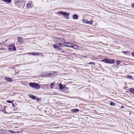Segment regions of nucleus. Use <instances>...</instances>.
<instances>
[{"instance_id": "1", "label": "nucleus", "mask_w": 134, "mask_h": 134, "mask_svg": "<svg viewBox=\"0 0 134 134\" xmlns=\"http://www.w3.org/2000/svg\"><path fill=\"white\" fill-rule=\"evenodd\" d=\"M30 86L36 89H39L40 88V86L38 83L30 82L29 83Z\"/></svg>"}, {"instance_id": "2", "label": "nucleus", "mask_w": 134, "mask_h": 134, "mask_svg": "<svg viewBox=\"0 0 134 134\" xmlns=\"http://www.w3.org/2000/svg\"><path fill=\"white\" fill-rule=\"evenodd\" d=\"M62 43H59L58 44H57L56 45V44H53V47L55 49H59L60 50H61V49L59 48V46H60V47H61L62 46Z\"/></svg>"}, {"instance_id": "3", "label": "nucleus", "mask_w": 134, "mask_h": 134, "mask_svg": "<svg viewBox=\"0 0 134 134\" xmlns=\"http://www.w3.org/2000/svg\"><path fill=\"white\" fill-rule=\"evenodd\" d=\"M13 44H10V45L8 46H9V50L10 51H15L16 48L15 47L13 46Z\"/></svg>"}, {"instance_id": "4", "label": "nucleus", "mask_w": 134, "mask_h": 134, "mask_svg": "<svg viewBox=\"0 0 134 134\" xmlns=\"http://www.w3.org/2000/svg\"><path fill=\"white\" fill-rule=\"evenodd\" d=\"M58 14H60L63 15L65 17H66L68 16L69 14V13H68L66 12H58Z\"/></svg>"}, {"instance_id": "5", "label": "nucleus", "mask_w": 134, "mask_h": 134, "mask_svg": "<svg viewBox=\"0 0 134 134\" xmlns=\"http://www.w3.org/2000/svg\"><path fill=\"white\" fill-rule=\"evenodd\" d=\"M29 97L31 98V99H35L37 101L39 100L40 99L37 98L36 97L33 96L31 94H29Z\"/></svg>"}, {"instance_id": "6", "label": "nucleus", "mask_w": 134, "mask_h": 134, "mask_svg": "<svg viewBox=\"0 0 134 134\" xmlns=\"http://www.w3.org/2000/svg\"><path fill=\"white\" fill-rule=\"evenodd\" d=\"M72 44L70 42H66L64 43V45L67 47L71 48V46H72Z\"/></svg>"}, {"instance_id": "7", "label": "nucleus", "mask_w": 134, "mask_h": 134, "mask_svg": "<svg viewBox=\"0 0 134 134\" xmlns=\"http://www.w3.org/2000/svg\"><path fill=\"white\" fill-rule=\"evenodd\" d=\"M57 72H56L52 71L51 73H50V74H51L50 75V77H55L57 75Z\"/></svg>"}, {"instance_id": "8", "label": "nucleus", "mask_w": 134, "mask_h": 134, "mask_svg": "<svg viewBox=\"0 0 134 134\" xmlns=\"http://www.w3.org/2000/svg\"><path fill=\"white\" fill-rule=\"evenodd\" d=\"M50 73H47L46 72L43 73L42 74V76L43 77H48L50 76Z\"/></svg>"}, {"instance_id": "9", "label": "nucleus", "mask_w": 134, "mask_h": 134, "mask_svg": "<svg viewBox=\"0 0 134 134\" xmlns=\"http://www.w3.org/2000/svg\"><path fill=\"white\" fill-rule=\"evenodd\" d=\"M59 88L60 89L62 90L65 87V86L64 85H63L61 83H59Z\"/></svg>"}, {"instance_id": "10", "label": "nucleus", "mask_w": 134, "mask_h": 134, "mask_svg": "<svg viewBox=\"0 0 134 134\" xmlns=\"http://www.w3.org/2000/svg\"><path fill=\"white\" fill-rule=\"evenodd\" d=\"M27 6L28 8H31L33 7V5L31 2H30L27 4Z\"/></svg>"}, {"instance_id": "11", "label": "nucleus", "mask_w": 134, "mask_h": 134, "mask_svg": "<svg viewBox=\"0 0 134 134\" xmlns=\"http://www.w3.org/2000/svg\"><path fill=\"white\" fill-rule=\"evenodd\" d=\"M71 48L75 49H78L79 48V47L77 45L73 44L72 45V46H71Z\"/></svg>"}, {"instance_id": "12", "label": "nucleus", "mask_w": 134, "mask_h": 134, "mask_svg": "<svg viewBox=\"0 0 134 134\" xmlns=\"http://www.w3.org/2000/svg\"><path fill=\"white\" fill-rule=\"evenodd\" d=\"M79 110L78 109H73L71 110V111L72 112L76 113L77 112H78Z\"/></svg>"}, {"instance_id": "13", "label": "nucleus", "mask_w": 134, "mask_h": 134, "mask_svg": "<svg viewBox=\"0 0 134 134\" xmlns=\"http://www.w3.org/2000/svg\"><path fill=\"white\" fill-rule=\"evenodd\" d=\"M5 80L9 82H11L12 81V79L9 77H6L5 78Z\"/></svg>"}, {"instance_id": "14", "label": "nucleus", "mask_w": 134, "mask_h": 134, "mask_svg": "<svg viewBox=\"0 0 134 134\" xmlns=\"http://www.w3.org/2000/svg\"><path fill=\"white\" fill-rule=\"evenodd\" d=\"M72 18L74 19H77L78 18V16L76 14H74L72 16Z\"/></svg>"}, {"instance_id": "15", "label": "nucleus", "mask_w": 134, "mask_h": 134, "mask_svg": "<svg viewBox=\"0 0 134 134\" xmlns=\"http://www.w3.org/2000/svg\"><path fill=\"white\" fill-rule=\"evenodd\" d=\"M5 132L6 131L5 130L0 129V134H3V133H5Z\"/></svg>"}, {"instance_id": "16", "label": "nucleus", "mask_w": 134, "mask_h": 134, "mask_svg": "<svg viewBox=\"0 0 134 134\" xmlns=\"http://www.w3.org/2000/svg\"><path fill=\"white\" fill-rule=\"evenodd\" d=\"M32 54V55H38L39 54V53H36V52H33V53H26V54Z\"/></svg>"}, {"instance_id": "17", "label": "nucleus", "mask_w": 134, "mask_h": 134, "mask_svg": "<svg viewBox=\"0 0 134 134\" xmlns=\"http://www.w3.org/2000/svg\"><path fill=\"white\" fill-rule=\"evenodd\" d=\"M129 92L132 93H134V89L132 88H130L129 90Z\"/></svg>"}, {"instance_id": "18", "label": "nucleus", "mask_w": 134, "mask_h": 134, "mask_svg": "<svg viewBox=\"0 0 134 134\" xmlns=\"http://www.w3.org/2000/svg\"><path fill=\"white\" fill-rule=\"evenodd\" d=\"M109 63L113 64L115 63L114 60L113 59H110Z\"/></svg>"}, {"instance_id": "19", "label": "nucleus", "mask_w": 134, "mask_h": 134, "mask_svg": "<svg viewBox=\"0 0 134 134\" xmlns=\"http://www.w3.org/2000/svg\"><path fill=\"white\" fill-rule=\"evenodd\" d=\"M93 23V21L92 20H91L89 21H88L86 22V23L89 24H91Z\"/></svg>"}, {"instance_id": "20", "label": "nucleus", "mask_w": 134, "mask_h": 134, "mask_svg": "<svg viewBox=\"0 0 134 134\" xmlns=\"http://www.w3.org/2000/svg\"><path fill=\"white\" fill-rule=\"evenodd\" d=\"M18 42H19V43H21L22 42V40L21 38H19L18 39Z\"/></svg>"}, {"instance_id": "21", "label": "nucleus", "mask_w": 134, "mask_h": 134, "mask_svg": "<svg viewBox=\"0 0 134 134\" xmlns=\"http://www.w3.org/2000/svg\"><path fill=\"white\" fill-rule=\"evenodd\" d=\"M3 1L5 2L10 3L12 1V0H2Z\"/></svg>"}, {"instance_id": "22", "label": "nucleus", "mask_w": 134, "mask_h": 134, "mask_svg": "<svg viewBox=\"0 0 134 134\" xmlns=\"http://www.w3.org/2000/svg\"><path fill=\"white\" fill-rule=\"evenodd\" d=\"M110 59H106L105 62L107 63H109Z\"/></svg>"}, {"instance_id": "23", "label": "nucleus", "mask_w": 134, "mask_h": 134, "mask_svg": "<svg viewBox=\"0 0 134 134\" xmlns=\"http://www.w3.org/2000/svg\"><path fill=\"white\" fill-rule=\"evenodd\" d=\"M55 82L53 83L50 85V87L51 88H53V86L54 85Z\"/></svg>"}, {"instance_id": "24", "label": "nucleus", "mask_w": 134, "mask_h": 134, "mask_svg": "<svg viewBox=\"0 0 134 134\" xmlns=\"http://www.w3.org/2000/svg\"><path fill=\"white\" fill-rule=\"evenodd\" d=\"M120 63V61L119 60H117L116 61V64L118 65H119Z\"/></svg>"}, {"instance_id": "25", "label": "nucleus", "mask_w": 134, "mask_h": 134, "mask_svg": "<svg viewBox=\"0 0 134 134\" xmlns=\"http://www.w3.org/2000/svg\"><path fill=\"white\" fill-rule=\"evenodd\" d=\"M127 77L128 78H129V79H132V77L131 76V75H128L127 76Z\"/></svg>"}, {"instance_id": "26", "label": "nucleus", "mask_w": 134, "mask_h": 134, "mask_svg": "<svg viewBox=\"0 0 134 134\" xmlns=\"http://www.w3.org/2000/svg\"><path fill=\"white\" fill-rule=\"evenodd\" d=\"M110 104L113 106H114L115 105V104L114 102H111L110 103Z\"/></svg>"}, {"instance_id": "27", "label": "nucleus", "mask_w": 134, "mask_h": 134, "mask_svg": "<svg viewBox=\"0 0 134 134\" xmlns=\"http://www.w3.org/2000/svg\"><path fill=\"white\" fill-rule=\"evenodd\" d=\"M13 101H12L10 100H8L7 101V102L8 103H12V102H13Z\"/></svg>"}, {"instance_id": "28", "label": "nucleus", "mask_w": 134, "mask_h": 134, "mask_svg": "<svg viewBox=\"0 0 134 134\" xmlns=\"http://www.w3.org/2000/svg\"><path fill=\"white\" fill-rule=\"evenodd\" d=\"M128 52V51H126L125 52L123 51L122 52H123V53H124L125 54H126V53H127V52Z\"/></svg>"}, {"instance_id": "29", "label": "nucleus", "mask_w": 134, "mask_h": 134, "mask_svg": "<svg viewBox=\"0 0 134 134\" xmlns=\"http://www.w3.org/2000/svg\"><path fill=\"white\" fill-rule=\"evenodd\" d=\"M0 50H3V51H5V49L4 48H0Z\"/></svg>"}, {"instance_id": "30", "label": "nucleus", "mask_w": 134, "mask_h": 134, "mask_svg": "<svg viewBox=\"0 0 134 134\" xmlns=\"http://www.w3.org/2000/svg\"><path fill=\"white\" fill-rule=\"evenodd\" d=\"M131 6L132 8H134V3L132 4Z\"/></svg>"}, {"instance_id": "31", "label": "nucleus", "mask_w": 134, "mask_h": 134, "mask_svg": "<svg viewBox=\"0 0 134 134\" xmlns=\"http://www.w3.org/2000/svg\"><path fill=\"white\" fill-rule=\"evenodd\" d=\"M132 55L134 57V52H133L132 53Z\"/></svg>"}, {"instance_id": "32", "label": "nucleus", "mask_w": 134, "mask_h": 134, "mask_svg": "<svg viewBox=\"0 0 134 134\" xmlns=\"http://www.w3.org/2000/svg\"><path fill=\"white\" fill-rule=\"evenodd\" d=\"M94 64V63H93V62H91L90 63V64Z\"/></svg>"}, {"instance_id": "33", "label": "nucleus", "mask_w": 134, "mask_h": 134, "mask_svg": "<svg viewBox=\"0 0 134 134\" xmlns=\"http://www.w3.org/2000/svg\"><path fill=\"white\" fill-rule=\"evenodd\" d=\"M105 60H106V59H103L102 61V62H105Z\"/></svg>"}, {"instance_id": "34", "label": "nucleus", "mask_w": 134, "mask_h": 134, "mask_svg": "<svg viewBox=\"0 0 134 134\" xmlns=\"http://www.w3.org/2000/svg\"><path fill=\"white\" fill-rule=\"evenodd\" d=\"M12 104H13V106H14V104L13 103Z\"/></svg>"}, {"instance_id": "35", "label": "nucleus", "mask_w": 134, "mask_h": 134, "mask_svg": "<svg viewBox=\"0 0 134 134\" xmlns=\"http://www.w3.org/2000/svg\"><path fill=\"white\" fill-rule=\"evenodd\" d=\"M62 39H63V38H61L60 39V40H61Z\"/></svg>"}, {"instance_id": "36", "label": "nucleus", "mask_w": 134, "mask_h": 134, "mask_svg": "<svg viewBox=\"0 0 134 134\" xmlns=\"http://www.w3.org/2000/svg\"><path fill=\"white\" fill-rule=\"evenodd\" d=\"M122 107V108L123 107V106H122V107Z\"/></svg>"}, {"instance_id": "37", "label": "nucleus", "mask_w": 134, "mask_h": 134, "mask_svg": "<svg viewBox=\"0 0 134 134\" xmlns=\"http://www.w3.org/2000/svg\"><path fill=\"white\" fill-rule=\"evenodd\" d=\"M7 40H5V41H7Z\"/></svg>"}, {"instance_id": "38", "label": "nucleus", "mask_w": 134, "mask_h": 134, "mask_svg": "<svg viewBox=\"0 0 134 134\" xmlns=\"http://www.w3.org/2000/svg\"><path fill=\"white\" fill-rule=\"evenodd\" d=\"M12 131V132H13V131Z\"/></svg>"}]
</instances>
